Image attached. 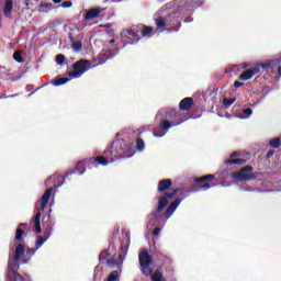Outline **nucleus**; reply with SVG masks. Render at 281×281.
I'll use <instances>...</instances> for the list:
<instances>
[{
	"instance_id": "f257e3e1",
	"label": "nucleus",
	"mask_w": 281,
	"mask_h": 281,
	"mask_svg": "<svg viewBox=\"0 0 281 281\" xmlns=\"http://www.w3.org/2000/svg\"><path fill=\"white\" fill-rule=\"evenodd\" d=\"M138 262L143 276L146 278L151 276V281H164V273L161 271L156 270L153 273V268H150V265H153V256H150L146 249H143L138 254Z\"/></svg>"
},
{
	"instance_id": "f03ea898",
	"label": "nucleus",
	"mask_w": 281,
	"mask_h": 281,
	"mask_svg": "<svg viewBox=\"0 0 281 281\" xmlns=\"http://www.w3.org/2000/svg\"><path fill=\"white\" fill-rule=\"evenodd\" d=\"M186 117L181 113V110L178 109H169L162 115V119L159 123V128L161 131H170V128L175 126H181L183 122H186Z\"/></svg>"
},
{
	"instance_id": "7ed1b4c3",
	"label": "nucleus",
	"mask_w": 281,
	"mask_h": 281,
	"mask_svg": "<svg viewBox=\"0 0 281 281\" xmlns=\"http://www.w3.org/2000/svg\"><path fill=\"white\" fill-rule=\"evenodd\" d=\"M279 65H281V55L273 59H268L265 63L257 64L252 68L245 70L241 75H239L238 79L243 82L251 80L254 76L260 74V69H276V67H278Z\"/></svg>"
},
{
	"instance_id": "20e7f679",
	"label": "nucleus",
	"mask_w": 281,
	"mask_h": 281,
	"mask_svg": "<svg viewBox=\"0 0 281 281\" xmlns=\"http://www.w3.org/2000/svg\"><path fill=\"white\" fill-rule=\"evenodd\" d=\"M144 142L135 143H123L121 145V155L116 159H131L137 153V150H144Z\"/></svg>"
},
{
	"instance_id": "39448f33",
	"label": "nucleus",
	"mask_w": 281,
	"mask_h": 281,
	"mask_svg": "<svg viewBox=\"0 0 281 281\" xmlns=\"http://www.w3.org/2000/svg\"><path fill=\"white\" fill-rule=\"evenodd\" d=\"M164 205V203L158 204L157 209L147 215L148 224L151 225V227H160V225H164L166 217V215L162 213L164 210H166Z\"/></svg>"
},
{
	"instance_id": "423d86ee",
	"label": "nucleus",
	"mask_w": 281,
	"mask_h": 281,
	"mask_svg": "<svg viewBox=\"0 0 281 281\" xmlns=\"http://www.w3.org/2000/svg\"><path fill=\"white\" fill-rule=\"evenodd\" d=\"M90 66L91 61L88 59H80L72 64V71H69L68 76L70 78H80L86 71H88Z\"/></svg>"
},
{
	"instance_id": "0eeeda50",
	"label": "nucleus",
	"mask_w": 281,
	"mask_h": 281,
	"mask_svg": "<svg viewBox=\"0 0 281 281\" xmlns=\"http://www.w3.org/2000/svg\"><path fill=\"white\" fill-rule=\"evenodd\" d=\"M23 254H25V246L23 244H18L13 259L9 260V265H8L9 273L12 274L19 271L18 261L21 260V256H23Z\"/></svg>"
},
{
	"instance_id": "6e6552de",
	"label": "nucleus",
	"mask_w": 281,
	"mask_h": 281,
	"mask_svg": "<svg viewBox=\"0 0 281 281\" xmlns=\"http://www.w3.org/2000/svg\"><path fill=\"white\" fill-rule=\"evenodd\" d=\"M113 161V158H110L108 156H97L91 158H86L83 160V164L86 165V168H98L99 166H109Z\"/></svg>"
},
{
	"instance_id": "1a4fd4ad",
	"label": "nucleus",
	"mask_w": 281,
	"mask_h": 281,
	"mask_svg": "<svg viewBox=\"0 0 281 281\" xmlns=\"http://www.w3.org/2000/svg\"><path fill=\"white\" fill-rule=\"evenodd\" d=\"M126 34L127 36L125 37L123 47H126V45H135V41L136 43H138V41H142V36L139 35L142 34V26H132L130 30L126 31Z\"/></svg>"
},
{
	"instance_id": "9d476101",
	"label": "nucleus",
	"mask_w": 281,
	"mask_h": 281,
	"mask_svg": "<svg viewBox=\"0 0 281 281\" xmlns=\"http://www.w3.org/2000/svg\"><path fill=\"white\" fill-rule=\"evenodd\" d=\"M128 255V243L121 244V254L119 255V259H115V257H112L110 259L106 260V265L110 268H115V267H120V265H122V262H124V259L126 258V256Z\"/></svg>"
},
{
	"instance_id": "9b49d317",
	"label": "nucleus",
	"mask_w": 281,
	"mask_h": 281,
	"mask_svg": "<svg viewBox=\"0 0 281 281\" xmlns=\"http://www.w3.org/2000/svg\"><path fill=\"white\" fill-rule=\"evenodd\" d=\"M249 172H254V167L246 166L235 173V179H237V181H254V179L258 178L257 173Z\"/></svg>"
},
{
	"instance_id": "f8f14e48",
	"label": "nucleus",
	"mask_w": 281,
	"mask_h": 281,
	"mask_svg": "<svg viewBox=\"0 0 281 281\" xmlns=\"http://www.w3.org/2000/svg\"><path fill=\"white\" fill-rule=\"evenodd\" d=\"M167 19V32H179L181 29V18L175 13H169Z\"/></svg>"
},
{
	"instance_id": "ddd939ff",
	"label": "nucleus",
	"mask_w": 281,
	"mask_h": 281,
	"mask_svg": "<svg viewBox=\"0 0 281 281\" xmlns=\"http://www.w3.org/2000/svg\"><path fill=\"white\" fill-rule=\"evenodd\" d=\"M161 137L162 135L157 134V132H151L150 130H146V127H143L140 130H137L136 132H133V137L135 142H144V139H148V137Z\"/></svg>"
},
{
	"instance_id": "4468645a",
	"label": "nucleus",
	"mask_w": 281,
	"mask_h": 281,
	"mask_svg": "<svg viewBox=\"0 0 281 281\" xmlns=\"http://www.w3.org/2000/svg\"><path fill=\"white\" fill-rule=\"evenodd\" d=\"M216 179V176L214 175H205L202 177H198L194 179L195 183H202L199 186L200 190H210V188H214V184H212L210 181H214Z\"/></svg>"
},
{
	"instance_id": "2eb2a0df",
	"label": "nucleus",
	"mask_w": 281,
	"mask_h": 281,
	"mask_svg": "<svg viewBox=\"0 0 281 281\" xmlns=\"http://www.w3.org/2000/svg\"><path fill=\"white\" fill-rule=\"evenodd\" d=\"M86 171H87V165H85V160H80L76 164L75 168L71 171H68L64 176V180L71 177V175H82Z\"/></svg>"
},
{
	"instance_id": "dca6fc26",
	"label": "nucleus",
	"mask_w": 281,
	"mask_h": 281,
	"mask_svg": "<svg viewBox=\"0 0 281 281\" xmlns=\"http://www.w3.org/2000/svg\"><path fill=\"white\" fill-rule=\"evenodd\" d=\"M177 194H179V189H175L172 192L170 193H165L164 196H160L158 199V205H164V207H168V203H170V201H172V199H175V196H177Z\"/></svg>"
},
{
	"instance_id": "f3484780",
	"label": "nucleus",
	"mask_w": 281,
	"mask_h": 281,
	"mask_svg": "<svg viewBox=\"0 0 281 281\" xmlns=\"http://www.w3.org/2000/svg\"><path fill=\"white\" fill-rule=\"evenodd\" d=\"M181 201H183V199H179L177 198L165 211V218L166 221H168V218H170V216H172L175 214V212H177V209L179 207V205H181Z\"/></svg>"
},
{
	"instance_id": "a211bd4d",
	"label": "nucleus",
	"mask_w": 281,
	"mask_h": 281,
	"mask_svg": "<svg viewBox=\"0 0 281 281\" xmlns=\"http://www.w3.org/2000/svg\"><path fill=\"white\" fill-rule=\"evenodd\" d=\"M117 54H120V48H117V47H115L114 50L108 49L105 52V54H100L98 56L99 64L104 65V63H106V60H109V58H111L113 56H117Z\"/></svg>"
},
{
	"instance_id": "6ab92c4d",
	"label": "nucleus",
	"mask_w": 281,
	"mask_h": 281,
	"mask_svg": "<svg viewBox=\"0 0 281 281\" xmlns=\"http://www.w3.org/2000/svg\"><path fill=\"white\" fill-rule=\"evenodd\" d=\"M52 236V227H47L46 232H44V237L41 235L36 236V241H35V248L41 249L45 243H47V239Z\"/></svg>"
},
{
	"instance_id": "aec40b11",
	"label": "nucleus",
	"mask_w": 281,
	"mask_h": 281,
	"mask_svg": "<svg viewBox=\"0 0 281 281\" xmlns=\"http://www.w3.org/2000/svg\"><path fill=\"white\" fill-rule=\"evenodd\" d=\"M236 157H238V153H233L231 155V158L225 160V162H224L225 166H235V165L243 166V165L247 164V159L236 158Z\"/></svg>"
},
{
	"instance_id": "412c9836",
	"label": "nucleus",
	"mask_w": 281,
	"mask_h": 281,
	"mask_svg": "<svg viewBox=\"0 0 281 281\" xmlns=\"http://www.w3.org/2000/svg\"><path fill=\"white\" fill-rule=\"evenodd\" d=\"M27 229H30V225H27V223L19 224L15 231V243H23V234H25Z\"/></svg>"
},
{
	"instance_id": "4be33fe9",
	"label": "nucleus",
	"mask_w": 281,
	"mask_h": 281,
	"mask_svg": "<svg viewBox=\"0 0 281 281\" xmlns=\"http://www.w3.org/2000/svg\"><path fill=\"white\" fill-rule=\"evenodd\" d=\"M155 25L158 30H166L168 32V18L166 15H157L155 19Z\"/></svg>"
},
{
	"instance_id": "5701e85b",
	"label": "nucleus",
	"mask_w": 281,
	"mask_h": 281,
	"mask_svg": "<svg viewBox=\"0 0 281 281\" xmlns=\"http://www.w3.org/2000/svg\"><path fill=\"white\" fill-rule=\"evenodd\" d=\"M176 3H178L180 12H188L190 8H194V5H196L194 0H176Z\"/></svg>"
},
{
	"instance_id": "b1692460",
	"label": "nucleus",
	"mask_w": 281,
	"mask_h": 281,
	"mask_svg": "<svg viewBox=\"0 0 281 281\" xmlns=\"http://www.w3.org/2000/svg\"><path fill=\"white\" fill-rule=\"evenodd\" d=\"M172 188V179H164L160 180L157 184V190L159 194H164V192H168Z\"/></svg>"
},
{
	"instance_id": "393cba45",
	"label": "nucleus",
	"mask_w": 281,
	"mask_h": 281,
	"mask_svg": "<svg viewBox=\"0 0 281 281\" xmlns=\"http://www.w3.org/2000/svg\"><path fill=\"white\" fill-rule=\"evenodd\" d=\"M52 192H54V189L48 188L44 194L42 195L40 203V209L43 211L45 207H47V204L49 203V199H52Z\"/></svg>"
},
{
	"instance_id": "a878e982",
	"label": "nucleus",
	"mask_w": 281,
	"mask_h": 281,
	"mask_svg": "<svg viewBox=\"0 0 281 281\" xmlns=\"http://www.w3.org/2000/svg\"><path fill=\"white\" fill-rule=\"evenodd\" d=\"M102 13V9H90L86 12L83 19L86 21H93V19H100V14Z\"/></svg>"
},
{
	"instance_id": "bb28decb",
	"label": "nucleus",
	"mask_w": 281,
	"mask_h": 281,
	"mask_svg": "<svg viewBox=\"0 0 281 281\" xmlns=\"http://www.w3.org/2000/svg\"><path fill=\"white\" fill-rule=\"evenodd\" d=\"M193 104H194V99L187 97L180 101L179 109L180 111H190Z\"/></svg>"
},
{
	"instance_id": "cd10ccee",
	"label": "nucleus",
	"mask_w": 281,
	"mask_h": 281,
	"mask_svg": "<svg viewBox=\"0 0 281 281\" xmlns=\"http://www.w3.org/2000/svg\"><path fill=\"white\" fill-rule=\"evenodd\" d=\"M13 8H14V0L4 1L3 14L7 19H10L12 16Z\"/></svg>"
},
{
	"instance_id": "c85d7f7f",
	"label": "nucleus",
	"mask_w": 281,
	"mask_h": 281,
	"mask_svg": "<svg viewBox=\"0 0 281 281\" xmlns=\"http://www.w3.org/2000/svg\"><path fill=\"white\" fill-rule=\"evenodd\" d=\"M139 27H140V34L143 37L150 36V34H153L155 30L153 26H148V25H139Z\"/></svg>"
},
{
	"instance_id": "c756f323",
	"label": "nucleus",
	"mask_w": 281,
	"mask_h": 281,
	"mask_svg": "<svg viewBox=\"0 0 281 281\" xmlns=\"http://www.w3.org/2000/svg\"><path fill=\"white\" fill-rule=\"evenodd\" d=\"M33 222L35 223L37 234H42L43 229L41 228V212L35 214Z\"/></svg>"
},
{
	"instance_id": "7c9ffc66",
	"label": "nucleus",
	"mask_w": 281,
	"mask_h": 281,
	"mask_svg": "<svg viewBox=\"0 0 281 281\" xmlns=\"http://www.w3.org/2000/svg\"><path fill=\"white\" fill-rule=\"evenodd\" d=\"M111 256V254L109 252V250H102L99 255V261L101 265H104L106 262V260H109L108 258Z\"/></svg>"
},
{
	"instance_id": "2f4dec72",
	"label": "nucleus",
	"mask_w": 281,
	"mask_h": 281,
	"mask_svg": "<svg viewBox=\"0 0 281 281\" xmlns=\"http://www.w3.org/2000/svg\"><path fill=\"white\" fill-rule=\"evenodd\" d=\"M69 82V78L67 77H61L53 80L54 87H61V85H67Z\"/></svg>"
},
{
	"instance_id": "473e14b6",
	"label": "nucleus",
	"mask_w": 281,
	"mask_h": 281,
	"mask_svg": "<svg viewBox=\"0 0 281 281\" xmlns=\"http://www.w3.org/2000/svg\"><path fill=\"white\" fill-rule=\"evenodd\" d=\"M71 47L75 52H82V42H75L74 38H70Z\"/></svg>"
},
{
	"instance_id": "72a5a7b5",
	"label": "nucleus",
	"mask_w": 281,
	"mask_h": 281,
	"mask_svg": "<svg viewBox=\"0 0 281 281\" xmlns=\"http://www.w3.org/2000/svg\"><path fill=\"white\" fill-rule=\"evenodd\" d=\"M120 280V272L114 270L112 271L109 276H108V279L106 281H117Z\"/></svg>"
},
{
	"instance_id": "f704fd0d",
	"label": "nucleus",
	"mask_w": 281,
	"mask_h": 281,
	"mask_svg": "<svg viewBox=\"0 0 281 281\" xmlns=\"http://www.w3.org/2000/svg\"><path fill=\"white\" fill-rule=\"evenodd\" d=\"M13 58L16 63H23V60H24L21 50L14 52Z\"/></svg>"
},
{
	"instance_id": "c9c22d12",
	"label": "nucleus",
	"mask_w": 281,
	"mask_h": 281,
	"mask_svg": "<svg viewBox=\"0 0 281 281\" xmlns=\"http://www.w3.org/2000/svg\"><path fill=\"white\" fill-rule=\"evenodd\" d=\"M234 102H236V99H228V98H224L223 99V105L227 109L229 106H232V104H234Z\"/></svg>"
},
{
	"instance_id": "e433bc0d",
	"label": "nucleus",
	"mask_w": 281,
	"mask_h": 281,
	"mask_svg": "<svg viewBox=\"0 0 281 281\" xmlns=\"http://www.w3.org/2000/svg\"><path fill=\"white\" fill-rule=\"evenodd\" d=\"M65 60H66L65 55H63V54L56 55L57 65H65Z\"/></svg>"
},
{
	"instance_id": "4c0bfd02",
	"label": "nucleus",
	"mask_w": 281,
	"mask_h": 281,
	"mask_svg": "<svg viewBox=\"0 0 281 281\" xmlns=\"http://www.w3.org/2000/svg\"><path fill=\"white\" fill-rule=\"evenodd\" d=\"M11 276H13L14 281H23V276H21L19 271L12 272Z\"/></svg>"
},
{
	"instance_id": "58836bf2",
	"label": "nucleus",
	"mask_w": 281,
	"mask_h": 281,
	"mask_svg": "<svg viewBox=\"0 0 281 281\" xmlns=\"http://www.w3.org/2000/svg\"><path fill=\"white\" fill-rule=\"evenodd\" d=\"M38 248H31L26 250V255L29 256V258H32V256H34V254H36Z\"/></svg>"
},
{
	"instance_id": "ea45409f",
	"label": "nucleus",
	"mask_w": 281,
	"mask_h": 281,
	"mask_svg": "<svg viewBox=\"0 0 281 281\" xmlns=\"http://www.w3.org/2000/svg\"><path fill=\"white\" fill-rule=\"evenodd\" d=\"M60 5H61V8H71L74 5V2H71V1H64Z\"/></svg>"
},
{
	"instance_id": "a19ab883",
	"label": "nucleus",
	"mask_w": 281,
	"mask_h": 281,
	"mask_svg": "<svg viewBox=\"0 0 281 281\" xmlns=\"http://www.w3.org/2000/svg\"><path fill=\"white\" fill-rule=\"evenodd\" d=\"M233 87H235V89H239V87H245V83L244 82H240L238 80H236L233 85Z\"/></svg>"
},
{
	"instance_id": "79ce46f5",
	"label": "nucleus",
	"mask_w": 281,
	"mask_h": 281,
	"mask_svg": "<svg viewBox=\"0 0 281 281\" xmlns=\"http://www.w3.org/2000/svg\"><path fill=\"white\" fill-rule=\"evenodd\" d=\"M270 148H280V142H270Z\"/></svg>"
},
{
	"instance_id": "37998d69",
	"label": "nucleus",
	"mask_w": 281,
	"mask_h": 281,
	"mask_svg": "<svg viewBox=\"0 0 281 281\" xmlns=\"http://www.w3.org/2000/svg\"><path fill=\"white\" fill-rule=\"evenodd\" d=\"M243 113H244L245 115H251V114L254 113V110H251V108L244 109V110H243Z\"/></svg>"
},
{
	"instance_id": "c03bdc74",
	"label": "nucleus",
	"mask_w": 281,
	"mask_h": 281,
	"mask_svg": "<svg viewBox=\"0 0 281 281\" xmlns=\"http://www.w3.org/2000/svg\"><path fill=\"white\" fill-rule=\"evenodd\" d=\"M160 232H161V228H160V227L154 228V231H153V236H159Z\"/></svg>"
},
{
	"instance_id": "a18cd8bd",
	"label": "nucleus",
	"mask_w": 281,
	"mask_h": 281,
	"mask_svg": "<svg viewBox=\"0 0 281 281\" xmlns=\"http://www.w3.org/2000/svg\"><path fill=\"white\" fill-rule=\"evenodd\" d=\"M272 155H276V150H273V149H271V150H269V151L267 153V155H266L267 159H271V156H272Z\"/></svg>"
},
{
	"instance_id": "49530a36",
	"label": "nucleus",
	"mask_w": 281,
	"mask_h": 281,
	"mask_svg": "<svg viewBox=\"0 0 281 281\" xmlns=\"http://www.w3.org/2000/svg\"><path fill=\"white\" fill-rule=\"evenodd\" d=\"M122 135H126V132H119V133H116V137H122Z\"/></svg>"
},
{
	"instance_id": "de8ad7c7",
	"label": "nucleus",
	"mask_w": 281,
	"mask_h": 281,
	"mask_svg": "<svg viewBox=\"0 0 281 281\" xmlns=\"http://www.w3.org/2000/svg\"><path fill=\"white\" fill-rule=\"evenodd\" d=\"M277 71H278L279 78H281V66H278Z\"/></svg>"
},
{
	"instance_id": "09e8293b",
	"label": "nucleus",
	"mask_w": 281,
	"mask_h": 281,
	"mask_svg": "<svg viewBox=\"0 0 281 281\" xmlns=\"http://www.w3.org/2000/svg\"><path fill=\"white\" fill-rule=\"evenodd\" d=\"M270 142H281V135L279 137L271 139Z\"/></svg>"
},
{
	"instance_id": "8fccbe9b",
	"label": "nucleus",
	"mask_w": 281,
	"mask_h": 281,
	"mask_svg": "<svg viewBox=\"0 0 281 281\" xmlns=\"http://www.w3.org/2000/svg\"><path fill=\"white\" fill-rule=\"evenodd\" d=\"M44 8H52V3H44Z\"/></svg>"
},
{
	"instance_id": "3c124183",
	"label": "nucleus",
	"mask_w": 281,
	"mask_h": 281,
	"mask_svg": "<svg viewBox=\"0 0 281 281\" xmlns=\"http://www.w3.org/2000/svg\"><path fill=\"white\" fill-rule=\"evenodd\" d=\"M115 44V40H110L109 41V45H114Z\"/></svg>"
},
{
	"instance_id": "603ef678",
	"label": "nucleus",
	"mask_w": 281,
	"mask_h": 281,
	"mask_svg": "<svg viewBox=\"0 0 281 281\" xmlns=\"http://www.w3.org/2000/svg\"><path fill=\"white\" fill-rule=\"evenodd\" d=\"M186 194H188V191H182V192L180 193L181 196H183V195H186Z\"/></svg>"
},
{
	"instance_id": "864d4df0",
	"label": "nucleus",
	"mask_w": 281,
	"mask_h": 281,
	"mask_svg": "<svg viewBox=\"0 0 281 281\" xmlns=\"http://www.w3.org/2000/svg\"><path fill=\"white\" fill-rule=\"evenodd\" d=\"M55 3H60L63 0H53Z\"/></svg>"
},
{
	"instance_id": "5fc2aeb1",
	"label": "nucleus",
	"mask_w": 281,
	"mask_h": 281,
	"mask_svg": "<svg viewBox=\"0 0 281 281\" xmlns=\"http://www.w3.org/2000/svg\"><path fill=\"white\" fill-rule=\"evenodd\" d=\"M247 67H249V65H247V64H244V69H247Z\"/></svg>"
}]
</instances>
